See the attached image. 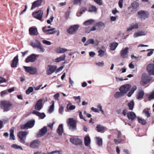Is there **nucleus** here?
Returning a JSON list of instances; mask_svg holds the SVG:
<instances>
[{
  "label": "nucleus",
  "instance_id": "f257e3e1",
  "mask_svg": "<svg viewBox=\"0 0 154 154\" xmlns=\"http://www.w3.org/2000/svg\"><path fill=\"white\" fill-rule=\"evenodd\" d=\"M12 106L11 102L9 101L4 100L0 101V108L4 112L9 111Z\"/></svg>",
  "mask_w": 154,
  "mask_h": 154
},
{
  "label": "nucleus",
  "instance_id": "f03ea898",
  "mask_svg": "<svg viewBox=\"0 0 154 154\" xmlns=\"http://www.w3.org/2000/svg\"><path fill=\"white\" fill-rule=\"evenodd\" d=\"M76 121L74 118H70L67 120V126L71 131H73L76 129Z\"/></svg>",
  "mask_w": 154,
  "mask_h": 154
},
{
  "label": "nucleus",
  "instance_id": "7ed1b4c3",
  "mask_svg": "<svg viewBox=\"0 0 154 154\" xmlns=\"http://www.w3.org/2000/svg\"><path fill=\"white\" fill-rule=\"evenodd\" d=\"M23 68L25 70V71L31 74L34 75L37 73V69L36 67L32 66H23Z\"/></svg>",
  "mask_w": 154,
  "mask_h": 154
},
{
  "label": "nucleus",
  "instance_id": "20e7f679",
  "mask_svg": "<svg viewBox=\"0 0 154 154\" xmlns=\"http://www.w3.org/2000/svg\"><path fill=\"white\" fill-rule=\"evenodd\" d=\"M38 56V55H36L35 54H32L26 57L25 60V62L26 63L34 62L36 61L37 57Z\"/></svg>",
  "mask_w": 154,
  "mask_h": 154
},
{
  "label": "nucleus",
  "instance_id": "39448f33",
  "mask_svg": "<svg viewBox=\"0 0 154 154\" xmlns=\"http://www.w3.org/2000/svg\"><path fill=\"white\" fill-rule=\"evenodd\" d=\"M27 135V133L26 131H20L19 132L18 136L20 139V142L21 143L23 144L25 143Z\"/></svg>",
  "mask_w": 154,
  "mask_h": 154
},
{
  "label": "nucleus",
  "instance_id": "423d86ee",
  "mask_svg": "<svg viewBox=\"0 0 154 154\" xmlns=\"http://www.w3.org/2000/svg\"><path fill=\"white\" fill-rule=\"evenodd\" d=\"M131 86L129 84H126L122 86L119 89L120 91L125 94L128 92L131 88Z\"/></svg>",
  "mask_w": 154,
  "mask_h": 154
},
{
  "label": "nucleus",
  "instance_id": "0eeeda50",
  "mask_svg": "<svg viewBox=\"0 0 154 154\" xmlns=\"http://www.w3.org/2000/svg\"><path fill=\"white\" fill-rule=\"evenodd\" d=\"M137 13L141 19L144 20L148 18L149 16V14L147 11L143 10L140 11H138Z\"/></svg>",
  "mask_w": 154,
  "mask_h": 154
},
{
  "label": "nucleus",
  "instance_id": "6e6552de",
  "mask_svg": "<svg viewBox=\"0 0 154 154\" xmlns=\"http://www.w3.org/2000/svg\"><path fill=\"white\" fill-rule=\"evenodd\" d=\"M43 12L42 10H40L33 13L32 15L34 18L38 20H41L42 18Z\"/></svg>",
  "mask_w": 154,
  "mask_h": 154
},
{
  "label": "nucleus",
  "instance_id": "1a4fd4ad",
  "mask_svg": "<svg viewBox=\"0 0 154 154\" xmlns=\"http://www.w3.org/2000/svg\"><path fill=\"white\" fill-rule=\"evenodd\" d=\"M35 121L34 120L30 121L25 125H21V128L22 129H26L32 127L35 124Z\"/></svg>",
  "mask_w": 154,
  "mask_h": 154
},
{
  "label": "nucleus",
  "instance_id": "9d476101",
  "mask_svg": "<svg viewBox=\"0 0 154 154\" xmlns=\"http://www.w3.org/2000/svg\"><path fill=\"white\" fill-rule=\"evenodd\" d=\"M57 66H55L48 65L46 69V74L49 75L53 73L56 69Z\"/></svg>",
  "mask_w": 154,
  "mask_h": 154
},
{
  "label": "nucleus",
  "instance_id": "9b49d317",
  "mask_svg": "<svg viewBox=\"0 0 154 154\" xmlns=\"http://www.w3.org/2000/svg\"><path fill=\"white\" fill-rule=\"evenodd\" d=\"M79 27V25L76 24L70 27L67 29V32L69 34H73Z\"/></svg>",
  "mask_w": 154,
  "mask_h": 154
},
{
  "label": "nucleus",
  "instance_id": "f8f14e48",
  "mask_svg": "<svg viewBox=\"0 0 154 154\" xmlns=\"http://www.w3.org/2000/svg\"><path fill=\"white\" fill-rule=\"evenodd\" d=\"M128 50L129 48L128 47H126L122 49L120 52L121 56L122 57L124 58L128 57Z\"/></svg>",
  "mask_w": 154,
  "mask_h": 154
},
{
  "label": "nucleus",
  "instance_id": "ddd939ff",
  "mask_svg": "<svg viewBox=\"0 0 154 154\" xmlns=\"http://www.w3.org/2000/svg\"><path fill=\"white\" fill-rule=\"evenodd\" d=\"M42 0H37L32 3V5L31 8V10H32L40 6L41 5Z\"/></svg>",
  "mask_w": 154,
  "mask_h": 154
},
{
  "label": "nucleus",
  "instance_id": "4468645a",
  "mask_svg": "<svg viewBox=\"0 0 154 154\" xmlns=\"http://www.w3.org/2000/svg\"><path fill=\"white\" fill-rule=\"evenodd\" d=\"M47 132V128L46 127L44 126L39 130V131L37 133V137H42Z\"/></svg>",
  "mask_w": 154,
  "mask_h": 154
},
{
  "label": "nucleus",
  "instance_id": "2eb2a0df",
  "mask_svg": "<svg viewBox=\"0 0 154 154\" xmlns=\"http://www.w3.org/2000/svg\"><path fill=\"white\" fill-rule=\"evenodd\" d=\"M40 144V141L38 140H36L30 143V146L32 148H37L39 147Z\"/></svg>",
  "mask_w": 154,
  "mask_h": 154
},
{
  "label": "nucleus",
  "instance_id": "dca6fc26",
  "mask_svg": "<svg viewBox=\"0 0 154 154\" xmlns=\"http://www.w3.org/2000/svg\"><path fill=\"white\" fill-rule=\"evenodd\" d=\"M42 102L43 100L42 99H39L38 100L35 105V109L39 111L42 108Z\"/></svg>",
  "mask_w": 154,
  "mask_h": 154
},
{
  "label": "nucleus",
  "instance_id": "f3484780",
  "mask_svg": "<svg viewBox=\"0 0 154 154\" xmlns=\"http://www.w3.org/2000/svg\"><path fill=\"white\" fill-rule=\"evenodd\" d=\"M144 93L142 89H139L137 92L136 97L139 100H141L144 95Z\"/></svg>",
  "mask_w": 154,
  "mask_h": 154
},
{
  "label": "nucleus",
  "instance_id": "a211bd4d",
  "mask_svg": "<svg viewBox=\"0 0 154 154\" xmlns=\"http://www.w3.org/2000/svg\"><path fill=\"white\" fill-rule=\"evenodd\" d=\"M147 70L151 75H154V64H150L147 66Z\"/></svg>",
  "mask_w": 154,
  "mask_h": 154
},
{
  "label": "nucleus",
  "instance_id": "6ab92c4d",
  "mask_svg": "<svg viewBox=\"0 0 154 154\" xmlns=\"http://www.w3.org/2000/svg\"><path fill=\"white\" fill-rule=\"evenodd\" d=\"M70 140L71 143L75 145H80L82 143V140L78 138H72Z\"/></svg>",
  "mask_w": 154,
  "mask_h": 154
},
{
  "label": "nucleus",
  "instance_id": "aec40b11",
  "mask_svg": "<svg viewBox=\"0 0 154 154\" xmlns=\"http://www.w3.org/2000/svg\"><path fill=\"white\" fill-rule=\"evenodd\" d=\"M29 34L31 35H37L38 34L36 28L31 27L29 29Z\"/></svg>",
  "mask_w": 154,
  "mask_h": 154
},
{
  "label": "nucleus",
  "instance_id": "412c9836",
  "mask_svg": "<svg viewBox=\"0 0 154 154\" xmlns=\"http://www.w3.org/2000/svg\"><path fill=\"white\" fill-rule=\"evenodd\" d=\"M95 26L97 27V29L101 30L103 29L105 27V24L102 22H99L96 23Z\"/></svg>",
  "mask_w": 154,
  "mask_h": 154
},
{
  "label": "nucleus",
  "instance_id": "4be33fe9",
  "mask_svg": "<svg viewBox=\"0 0 154 154\" xmlns=\"http://www.w3.org/2000/svg\"><path fill=\"white\" fill-rule=\"evenodd\" d=\"M138 28V25L137 23H133L130 25L127 29V31H131L132 30L137 29Z\"/></svg>",
  "mask_w": 154,
  "mask_h": 154
},
{
  "label": "nucleus",
  "instance_id": "5701e85b",
  "mask_svg": "<svg viewBox=\"0 0 154 154\" xmlns=\"http://www.w3.org/2000/svg\"><path fill=\"white\" fill-rule=\"evenodd\" d=\"M18 56L17 55L13 59L12 61L11 66L12 67H16L17 66V63H18Z\"/></svg>",
  "mask_w": 154,
  "mask_h": 154
},
{
  "label": "nucleus",
  "instance_id": "b1692460",
  "mask_svg": "<svg viewBox=\"0 0 154 154\" xmlns=\"http://www.w3.org/2000/svg\"><path fill=\"white\" fill-rule=\"evenodd\" d=\"M32 113L38 116L40 119H43L45 117V115L44 113H41L35 110H34L32 112Z\"/></svg>",
  "mask_w": 154,
  "mask_h": 154
},
{
  "label": "nucleus",
  "instance_id": "393cba45",
  "mask_svg": "<svg viewBox=\"0 0 154 154\" xmlns=\"http://www.w3.org/2000/svg\"><path fill=\"white\" fill-rule=\"evenodd\" d=\"M136 115L133 112H129L127 113V117L129 120H133L136 118Z\"/></svg>",
  "mask_w": 154,
  "mask_h": 154
},
{
  "label": "nucleus",
  "instance_id": "a878e982",
  "mask_svg": "<svg viewBox=\"0 0 154 154\" xmlns=\"http://www.w3.org/2000/svg\"><path fill=\"white\" fill-rule=\"evenodd\" d=\"M139 4L136 2H134L131 5V6L132 8V12H136L137 11V8L139 6Z\"/></svg>",
  "mask_w": 154,
  "mask_h": 154
},
{
  "label": "nucleus",
  "instance_id": "bb28decb",
  "mask_svg": "<svg viewBox=\"0 0 154 154\" xmlns=\"http://www.w3.org/2000/svg\"><path fill=\"white\" fill-rule=\"evenodd\" d=\"M66 56L65 54L60 57L56 58L54 60V62L57 63L59 62L62 61H63L65 60Z\"/></svg>",
  "mask_w": 154,
  "mask_h": 154
},
{
  "label": "nucleus",
  "instance_id": "cd10ccee",
  "mask_svg": "<svg viewBox=\"0 0 154 154\" xmlns=\"http://www.w3.org/2000/svg\"><path fill=\"white\" fill-rule=\"evenodd\" d=\"M149 81V78L148 76L143 77L141 82V84L143 85L147 83Z\"/></svg>",
  "mask_w": 154,
  "mask_h": 154
},
{
  "label": "nucleus",
  "instance_id": "c85d7f7f",
  "mask_svg": "<svg viewBox=\"0 0 154 154\" xmlns=\"http://www.w3.org/2000/svg\"><path fill=\"white\" fill-rule=\"evenodd\" d=\"M10 139L14 140L15 139V137L14 135V128L13 127L10 129Z\"/></svg>",
  "mask_w": 154,
  "mask_h": 154
},
{
  "label": "nucleus",
  "instance_id": "c756f323",
  "mask_svg": "<svg viewBox=\"0 0 154 154\" xmlns=\"http://www.w3.org/2000/svg\"><path fill=\"white\" fill-rule=\"evenodd\" d=\"M105 128L100 125H97L96 127V130L98 132H101L103 131Z\"/></svg>",
  "mask_w": 154,
  "mask_h": 154
},
{
  "label": "nucleus",
  "instance_id": "7c9ffc66",
  "mask_svg": "<svg viewBox=\"0 0 154 154\" xmlns=\"http://www.w3.org/2000/svg\"><path fill=\"white\" fill-rule=\"evenodd\" d=\"M91 140L89 136H87L85 137L84 139V143L86 146H88L90 144Z\"/></svg>",
  "mask_w": 154,
  "mask_h": 154
},
{
  "label": "nucleus",
  "instance_id": "2f4dec72",
  "mask_svg": "<svg viewBox=\"0 0 154 154\" xmlns=\"http://www.w3.org/2000/svg\"><path fill=\"white\" fill-rule=\"evenodd\" d=\"M95 22V20L93 19L87 20L83 23V25L85 26H88L93 24Z\"/></svg>",
  "mask_w": 154,
  "mask_h": 154
},
{
  "label": "nucleus",
  "instance_id": "473e14b6",
  "mask_svg": "<svg viewBox=\"0 0 154 154\" xmlns=\"http://www.w3.org/2000/svg\"><path fill=\"white\" fill-rule=\"evenodd\" d=\"M137 89V87L136 86H133L131 89V91L128 93V97H130L132 94H133Z\"/></svg>",
  "mask_w": 154,
  "mask_h": 154
},
{
  "label": "nucleus",
  "instance_id": "72a5a7b5",
  "mask_svg": "<svg viewBox=\"0 0 154 154\" xmlns=\"http://www.w3.org/2000/svg\"><path fill=\"white\" fill-rule=\"evenodd\" d=\"M63 131V125L62 124L59 125L57 129V133L59 135H61Z\"/></svg>",
  "mask_w": 154,
  "mask_h": 154
},
{
  "label": "nucleus",
  "instance_id": "f704fd0d",
  "mask_svg": "<svg viewBox=\"0 0 154 154\" xmlns=\"http://www.w3.org/2000/svg\"><path fill=\"white\" fill-rule=\"evenodd\" d=\"M66 108L68 111L72 110L75 108V105H72L71 103H69L67 105Z\"/></svg>",
  "mask_w": 154,
  "mask_h": 154
},
{
  "label": "nucleus",
  "instance_id": "c9c22d12",
  "mask_svg": "<svg viewBox=\"0 0 154 154\" xmlns=\"http://www.w3.org/2000/svg\"><path fill=\"white\" fill-rule=\"evenodd\" d=\"M67 51V49L66 48L59 47L56 49V51L58 53H63Z\"/></svg>",
  "mask_w": 154,
  "mask_h": 154
},
{
  "label": "nucleus",
  "instance_id": "e433bc0d",
  "mask_svg": "<svg viewBox=\"0 0 154 154\" xmlns=\"http://www.w3.org/2000/svg\"><path fill=\"white\" fill-rule=\"evenodd\" d=\"M35 42V43L32 42L31 43V45L33 48H38V46H40L41 45V43L38 40H36Z\"/></svg>",
  "mask_w": 154,
  "mask_h": 154
},
{
  "label": "nucleus",
  "instance_id": "4c0bfd02",
  "mask_svg": "<svg viewBox=\"0 0 154 154\" xmlns=\"http://www.w3.org/2000/svg\"><path fill=\"white\" fill-rule=\"evenodd\" d=\"M97 144L99 146L102 145V139L100 137H96Z\"/></svg>",
  "mask_w": 154,
  "mask_h": 154
},
{
  "label": "nucleus",
  "instance_id": "58836bf2",
  "mask_svg": "<svg viewBox=\"0 0 154 154\" xmlns=\"http://www.w3.org/2000/svg\"><path fill=\"white\" fill-rule=\"evenodd\" d=\"M118 45V44L116 42H113L110 44V49L111 50H115Z\"/></svg>",
  "mask_w": 154,
  "mask_h": 154
},
{
  "label": "nucleus",
  "instance_id": "ea45409f",
  "mask_svg": "<svg viewBox=\"0 0 154 154\" xmlns=\"http://www.w3.org/2000/svg\"><path fill=\"white\" fill-rule=\"evenodd\" d=\"M51 102L52 104L49 107V109L48 110V112L50 113H51L54 110V101L52 100Z\"/></svg>",
  "mask_w": 154,
  "mask_h": 154
},
{
  "label": "nucleus",
  "instance_id": "a19ab883",
  "mask_svg": "<svg viewBox=\"0 0 154 154\" xmlns=\"http://www.w3.org/2000/svg\"><path fill=\"white\" fill-rule=\"evenodd\" d=\"M124 95L120 91V92H116L114 95V97L116 98H118L121 97L123 96Z\"/></svg>",
  "mask_w": 154,
  "mask_h": 154
},
{
  "label": "nucleus",
  "instance_id": "79ce46f5",
  "mask_svg": "<svg viewBox=\"0 0 154 154\" xmlns=\"http://www.w3.org/2000/svg\"><path fill=\"white\" fill-rule=\"evenodd\" d=\"M90 27H88L86 29V32L88 33H89L91 31H94L97 29V27L95 26H94L90 29Z\"/></svg>",
  "mask_w": 154,
  "mask_h": 154
},
{
  "label": "nucleus",
  "instance_id": "37998d69",
  "mask_svg": "<svg viewBox=\"0 0 154 154\" xmlns=\"http://www.w3.org/2000/svg\"><path fill=\"white\" fill-rule=\"evenodd\" d=\"M134 103L133 100H131L128 104V106L130 110H132L133 109Z\"/></svg>",
  "mask_w": 154,
  "mask_h": 154
},
{
  "label": "nucleus",
  "instance_id": "c03bdc74",
  "mask_svg": "<svg viewBox=\"0 0 154 154\" xmlns=\"http://www.w3.org/2000/svg\"><path fill=\"white\" fill-rule=\"evenodd\" d=\"M150 110V109H144L143 111V112L147 117L150 116V114L149 113Z\"/></svg>",
  "mask_w": 154,
  "mask_h": 154
},
{
  "label": "nucleus",
  "instance_id": "a18cd8bd",
  "mask_svg": "<svg viewBox=\"0 0 154 154\" xmlns=\"http://www.w3.org/2000/svg\"><path fill=\"white\" fill-rule=\"evenodd\" d=\"M11 147L15 149H19L22 150H23V149L21 146L17 145L16 144H12L11 145Z\"/></svg>",
  "mask_w": 154,
  "mask_h": 154
},
{
  "label": "nucleus",
  "instance_id": "49530a36",
  "mask_svg": "<svg viewBox=\"0 0 154 154\" xmlns=\"http://www.w3.org/2000/svg\"><path fill=\"white\" fill-rule=\"evenodd\" d=\"M33 90V88L32 87H30L28 88L27 89L26 91V92L27 94H29L32 92Z\"/></svg>",
  "mask_w": 154,
  "mask_h": 154
},
{
  "label": "nucleus",
  "instance_id": "de8ad7c7",
  "mask_svg": "<svg viewBox=\"0 0 154 154\" xmlns=\"http://www.w3.org/2000/svg\"><path fill=\"white\" fill-rule=\"evenodd\" d=\"M138 119L139 122L141 124L144 125L146 123V121L144 119L142 118H138Z\"/></svg>",
  "mask_w": 154,
  "mask_h": 154
},
{
  "label": "nucleus",
  "instance_id": "09e8293b",
  "mask_svg": "<svg viewBox=\"0 0 154 154\" xmlns=\"http://www.w3.org/2000/svg\"><path fill=\"white\" fill-rule=\"evenodd\" d=\"M46 26H45L43 28L42 30L44 32H50L51 31L54 30L55 29L54 28H52L50 29H46Z\"/></svg>",
  "mask_w": 154,
  "mask_h": 154
},
{
  "label": "nucleus",
  "instance_id": "8fccbe9b",
  "mask_svg": "<svg viewBox=\"0 0 154 154\" xmlns=\"http://www.w3.org/2000/svg\"><path fill=\"white\" fill-rule=\"evenodd\" d=\"M98 55L101 57L104 56L105 54V51L102 49L99 50L98 51Z\"/></svg>",
  "mask_w": 154,
  "mask_h": 154
},
{
  "label": "nucleus",
  "instance_id": "3c124183",
  "mask_svg": "<svg viewBox=\"0 0 154 154\" xmlns=\"http://www.w3.org/2000/svg\"><path fill=\"white\" fill-rule=\"evenodd\" d=\"M125 141V139H115L114 140V142L116 144H118L120 143H121L122 141Z\"/></svg>",
  "mask_w": 154,
  "mask_h": 154
},
{
  "label": "nucleus",
  "instance_id": "603ef678",
  "mask_svg": "<svg viewBox=\"0 0 154 154\" xmlns=\"http://www.w3.org/2000/svg\"><path fill=\"white\" fill-rule=\"evenodd\" d=\"M73 98L74 100L76 101L77 103L78 104H79L81 102V97L80 96L78 97L74 96L73 97Z\"/></svg>",
  "mask_w": 154,
  "mask_h": 154
},
{
  "label": "nucleus",
  "instance_id": "864d4df0",
  "mask_svg": "<svg viewBox=\"0 0 154 154\" xmlns=\"http://www.w3.org/2000/svg\"><path fill=\"white\" fill-rule=\"evenodd\" d=\"M97 10V8L95 6H92L89 8V11L90 12L95 11Z\"/></svg>",
  "mask_w": 154,
  "mask_h": 154
},
{
  "label": "nucleus",
  "instance_id": "5fc2aeb1",
  "mask_svg": "<svg viewBox=\"0 0 154 154\" xmlns=\"http://www.w3.org/2000/svg\"><path fill=\"white\" fill-rule=\"evenodd\" d=\"M58 152L59 154H62V150L58 151V150H55L51 152H48V154H54L55 153Z\"/></svg>",
  "mask_w": 154,
  "mask_h": 154
},
{
  "label": "nucleus",
  "instance_id": "6e6d98bb",
  "mask_svg": "<svg viewBox=\"0 0 154 154\" xmlns=\"http://www.w3.org/2000/svg\"><path fill=\"white\" fill-rule=\"evenodd\" d=\"M64 111V108L62 105L60 106V107L59 109V113L61 114H63Z\"/></svg>",
  "mask_w": 154,
  "mask_h": 154
},
{
  "label": "nucleus",
  "instance_id": "4d7b16f0",
  "mask_svg": "<svg viewBox=\"0 0 154 154\" xmlns=\"http://www.w3.org/2000/svg\"><path fill=\"white\" fill-rule=\"evenodd\" d=\"M79 117L80 119H83L85 121H86V119L85 117H83L82 115V113L81 111H79Z\"/></svg>",
  "mask_w": 154,
  "mask_h": 154
},
{
  "label": "nucleus",
  "instance_id": "13d9d810",
  "mask_svg": "<svg viewBox=\"0 0 154 154\" xmlns=\"http://www.w3.org/2000/svg\"><path fill=\"white\" fill-rule=\"evenodd\" d=\"M42 42L43 44L47 45H51V43L50 42L46 40H43Z\"/></svg>",
  "mask_w": 154,
  "mask_h": 154
},
{
  "label": "nucleus",
  "instance_id": "bf43d9fd",
  "mask_svg": "<svg viewBox=\"0 0 154 154\" xmlns=\"http://www.w3.org/2000/svg\"><path fill=\"white\" fill-rule=\"evenodd\" d=\"M37 48L39 49L40 50V52H44L45 51V49L41 45L40 46H38Z\"/></svg>",
  "mask_w": 154,
  "mask_h": 154
},
{
  "label": "nucleus",
  "instance_id": "052dcab7",
  "mask_svg": "<svg viewBox=\"0 0 154 154\" xmlns=\"http://www.w3.org/2000/svg\"><path fill=\"white\" fill-rule=\"evenodd\" d=\"M87 10V8L85 7H82L80 10V13L82 14L83 12H85Z\"/></svg>",
  "mask_w": 154,
  "mask_h": 154
},
{
  "label": "nucleus",
  "instance_id": "680f3d73",
  "mask_svg": "<svg viewBox=\"0 0 154 154\" xmlns=\"http://www.w3.org/2000/svg\"><path fill=\"white\" fill-rule=\"evenodd\" d=\"M60 97V94L59 93H57L56 94H55L54 96V99L57 101L59 100V97Z\"/></svg>",
  "mask_w": 154,
  "mask_h": 154
},
{
  "label": "nucleus",
  "instance_id": "e2e57ef3",
  "mask_svg": "<svg viewBox=\"0 0 154 154\" xmlns=\"http://www.w3.org/2000/svg\"><path fill=\"white\" fill-rule=\"evenodd\" d=\"M139 31L140 32V36L146 35L147 34V32L146 31H143L142 30Z\"/></svg>",
  "mask_w": 154,
  "mask_h": 154
},
{
  "label": "nucleus",
  "instance_id": "0e129e2a",
  "mask_svg": "<svg viewBox=\"0 0 154 154\" xmlns=\"http://www.w3.org/2000/svg\"><path fill=\"white\" fill-rule=\"evenodd\" d=\"M95 64L96 65L99 66H103L104 65V63L103 61H102L100 62H99L98 63H96Z\"/></svg>",
  "mask_w": 154,
  "mask_h": 154
},
{
  "label": "nucleus",
  "instance_id": "69168bd1",
  "mask_svg": "<svg viewBox=\"0 0 154 154\" xmlns=\"http://www.w3.org/2000/svg\"><path fill=\"white\" fill-rule=\"evenodd\" d=\"M149 99L150 100H152L154 99V92H152L149 95Z\"/></svg>",
  "mask_w": 154,
  "mask_h": 154
},
{
  "label": "nucleus",
  "instance_id": "338daca9",
  "mask_svg": "<svg viewBox=\"0 0 154 154\" xmlns=\"http://www.w3.org/2000/svg\"><path fill=\"white\" fill-rule=\"evenodd\" d=\"M140 33L139 31L136 32L133 35L134 38H136L139 36H140Z\"/></svg>",
  "mask_w": 154,
  "mask_h": 154
},
{
  "label": "nucleus",
  "instance_id": "774afa93",
  "mask_svg": "<svg viewBox=\"0 0 154 154\" xmlns=\"http://www.w3.org/2000/svg\"><path fill=\"white\" fill-rule=\"evenodd\" d=\"M8 94V92L6 90L3 91L1 92V96H2V97L5 96V95Z\"/></svg>",
  "mask_w": 154,
  "mask_h": 154
}]
</instances>
